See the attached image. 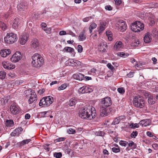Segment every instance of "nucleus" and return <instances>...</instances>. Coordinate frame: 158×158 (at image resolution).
I'll return each mask as SVG.
<instances>
[{
    "label": "nucleus",
    "mask_w": 158,
    "mask_h": 158,
    "mask_svg": "<svg viewBox=\"0 0 158 158\" xmlns=\"http://www.w3.org/2000/svg\"><path fill=\"white\" fill-rule=\"evenodd\" d=\"M119 143L120 145L122 146L126 147L128 143L127 142L124 141L120 140L119 141Z\"/></svg>",
    "instance_id": "obj_35"
},
{
    "label": "nucleus",
    "mask_w": 158,
    "mask_h": 158,
    "mask_svg": "<svg viewBox=\"0 0 158 158\" xmlns=\"http://www.w3.org/2000/svg\"><path fill=\"white\" fill-rule=\"evenodd\" d=\"M145 124L144 127H146L150 125V120L149 119H145Z\"/></svg>",
    "instance_id": "obj_50"
},
{
    "label": "nucleus",
    "mask_w": 158,
    "mask_h": 158,
    "mask_svg": "<svg viewBox=\"0 0 158 158\" xmlns=\"http://www.w3.org/2000/svg\"><path fill=\"white\" fill-rule=\"evenodd\" d=\"M31 141L30 139H27L26 140H24L22 141L20 143V145L23 146L25 145L26 144L28 143Z\"/></svg>",
    "instance_id": "obj_34"
},
{
    "label": "nucleus",
    "mask_w": 158,
    "mask_h": 158,
    "mask_svg": "<svg viewBox=\"0 0 158 158\" xmlns=\"http://www.w3.org/2000/svg\"><path fill=\"white\" fill-rule=\"evenodd\" d=\"M10 111L12 114H15L19 113V110L18 106L16 104L13 103L10 107Z\"/></svg>",
    "instance_id": "obj_10"
},
{
    "label": "nucleus",
    "mask_w": 158,
    "mask_h": 158,
    "mask_svg": "<svg viewBox=\"0 0 158 158\" xmlns=\"http://www.w3.org/2000/svg\"><path fill=\"white\" fill-rule=\"evenodd\" d=\"M27 4L25 2H21L17 6L18 10L20 11L24 10L25 9H27Z\"/></svg>",
    "instance_id": "obj_16"
},
{
    "label": "nucleus",
    "mask_w": 158,
    "mask_h": 158,
    "mask_svg": "<svg viewBox=\"0 0 158 158\" xmlns=\"http://www.w3.org/2000/svg\"><path fill=\"white\" fill-rule=\"evenodd\" d=\"M131 28L132 31L135 32H138L140 31V30L138 28L135 22L132 23L131 26Z\"/></svg>",
    "instance_id": "obj_21"
},
{
    "label": "nucleus",
    "mask_w": 158,
    "mask_h": 158,
    "mask_svg": "<svg viewBox=\"0 0 158 158\" xmlns=\"http://www.w3.org/2000/svg\"><path fill=\"white\" fill-rule=\"evenodd\" d=\"M19 19L18 18L15 19L13 21L12 27L14 29H17L19 25Z\"/></svg>",
    "instance_id": "obj_23"
},
{
    "label": "nucleus",
    "mask_w": 158,
    "mask_h": 158,
    "mask_svg": "<svg viewBox=\"0 0 158 158\" xmlns=\"http://www.w3.org/2000/svg\"><path fill=\"white\" fill-rule=\"evenodd\" d=\"M25 92L26 94H29L30 96L29 99L28 100V103L29 104H31L37 100V98L36 94L33 90L30 89Z\"/></svg>",
    "instance_id": "obj_6"
},
{
    "label": "nucleus",
    "mask_w": 158,
    "mask_h": 158,
    "mask_svg": "<svg viewBox=\"0 0 158 158\" xmlns=\"http://www.w3.org/2000/svg\"><path fill=\"white\" fill-rule=\"evenodd\" d=\"M107 48V45L106 42H104L100 44L99 49L100 51H102V52H106Z\"/></svg>",
    "instance_id": "obj_13"
},
{
    "label": "nucleus",
    "mask_w": 158,
    "mask_h": 158,
    "mask_svg": "<svg viewBox=\"0 0 158 158\" xmlns=\"http://www.w3.org/2000/svg\"><path fill=\"white\" fill-rule=\"evenodd\" d=\"M28 36V34H27L22 33L19 39L20 44L22 45L26 43Z\"/></svg>",
    "instance_id": "obj_11"
},
{
    "label": "nucleus",
    "mask_w": 158,
    "mask_h": 158,
    "mask_svg": "<svg viewBox=\"0 0 158 158\" xmlns=\"http://www.w3.org/2000/svg\"><path fill=\"white\" fill-rule=\"evenodd\" d=\"M100 111L101 116L102 117H105L108 116L110 114L111 110L110 108L101 106Z\"/></svg>",
    "instance_id": "obj_8"
},
{
    "label": "nucleus",
    "mask_w": 158,
    "mask_h": 158,
    "mask_svg": "<svg viewBox=\"0 0 158 158\" xmlns=\"http://www.w3.org/2000/svg\"><path fill=\"white\" fill-rule=\"evenodd\" d=\"M106 35L109 40L111 41L112 40V34L111 32L109 31H106Z\"/></svg>",
    "instance_id": "obj_29"
},
{
    "label": "nucleus",
    "mask_w": 158,
    "mask_h": 158,
    "mask_svg": "<svg viewBox=\"0 0 158 158\" xmlns=\"http://www.w3.org/2000/svg\"><path fill=\"white\" fill-rule=\"evenodd\" d=\"M101 102L102 105L101 106L108 108L112 103L110 98L109 97H106L102 98L101 100Z\"/></svg>",
    "instance_id": "obj_7"
},
{
    "label": "nucleus",
    "mask_w": 158,
    "mask_h": 158,
    "mask_svg": "<svg viewBox=\"0 0 158 158\" xmlns=\"http://www.w3.org/2000/svg\"><path fill=\"white\" fill-rule=\"evenodd\" d=\"M112 151L115 153L118 152L120 151V149L119 148L114 147L112 148Z\"/></svg>",
    "instance_id": "obj_48"
},
{
    "label": "nucleus",
    "mask_w": 158,
    "mask_h": 158,
    "mask_svg": "<svg viewBox=\"0 0 158 158\" xmlns=\"http://www.w3.org/2000/svg\"><path fill=\"white\" fill-rule=\"evenodd\" d=\"M150 37V34L149 32H148L145 34L143 40L146 43H148L151 42V38Z\"/></svg>",
    "instance_id": "obj_18"
},
{
    "label": "nucleus",
    "mask_w": 158,
    "mask_h": 158,
    "mask_svg": "<svg viewBox=\"0 0 158 158\" xmlns=\"http://www.w3.org/2000/svg\"><path fill=\"white\" fill-rule=\"evenodd\" d=\"M74 49L70 47H65L64 49V51L66 52L72 53L74 51Z\"/></svg>",
    "instance_id": "obj_28"
},
{
    "label": "nucleus",
    "mask_w": 158,
    "mask_h": 158,
    "mask_svg": "<svg viewBox=\"0 0 158 158\" xmlns=\"http://www.w3.org/2000/svg\"><path fill=\"white\" fill-rule=\"evenodd\" d=\"M32 65L34 67H40L44 63L43 58L37 53L33 55L32 56Z\"/></svg>",
    "instance_id": "obj_2"
},
{
    "label": "nucleus",
    "mask_w": 158,
    "mask_h": 158,
    "mask_svg": "<svg viewBox=\"0 0 158 158\" xmlns=\"http://www.w3.org/2000/svg\"><path fill=\"white\" fill-rule=\"evenodd\" d=\"M79 116L83 119L91 120L96 116V111L91 106L86 105L81 109L79 112Z\"/></svg>",
    "instance_id": "obj_1"
},
{
    "label": "nucleus",
    "mask_w": 158,
    "mask_h": 158,
    "mask_svg": "<svg viewBox=\"0 0 158 158\" xmlns=\"http://www.w3.org/2000/svg\"><path fill=\"white\" fill-rule=\"evenodd\" d=\"M6 76V73L5 72L3 71L0 72V79H4L5 78Z\"/></svg>",
    "instance_id": "obj_37"
},
{
    "label": "nucleus",
    "mask_w": 158,
    "mask_h": 158,
    "mask_svg": "<svg viewBox=\"0 0 158 158\" xmlns=\"http://www.w3.org/2000/svg\"><path fill=\"white\" fill-rule=\"evenodd\" d=\"M136 24V26L138 28L142 30L143 29L144 27V24L140 21H136L135 22Z\"/></svg>",
    "instance_id": "obj_26"
},
{
    "label": "nucleus",
    "mask_w": 158,
    "mask_h": 158,
    "mask_svg": "<svg viewBox=\"0 0 158 158\" xmlns=\"http://www.w3.org/2000/svg\"><path fill=\"white\" fill-rule=\"evenodd\" d=\"M122 46V42L121 41L117 42L114 46V49L118 50Z\"/></svg>",
    "instance_id": "obj_24"
},
{
    "label": "nucleus",
    "mask_w": 158,
    "mask_h": 158,
    "mask_svg": "<svg viewBox=\"0 0 158 158\" xmlns=\"http://www.w3.org/2000/svg\"><path fill=\"white\" fill-rule=\"evenodd\" d=\"M118 55L120 56L125 58L128 56L129 54L127 53H125L123 52H120L118 53Z\"/></svg>",
    "instance_id": "obj_32"
},
{
    "label": "nucleus",
    "mask_w": 158,
    "mask_h": 158,
    "mask_svg": "<svg viewBox=\"0 0 158 158\" xmlns=\"http://www.w3.org/2000/svg\"><path fill=\"white\" fill-rule=\"evenodd\" d=\"M95 135L97 136H103L104 135L105 133L103 131H96L95 133Z\"/></svg>",
    "instance_id": "obj_36"
},
{
    "label": "nucleus",
    "mask_w": 158,
    "mask_h": 158,
    "mask_svg": "<svg viewBox=\"0 0 158 158\" xmlns=\"http://www.w3.org/2000/svg\"><path fill=\"white\" fill-rule=\"evenodd\" d=\"M65 139L64 137H61L56 139L57 142H60L64 141Z\"/></svg>",
    "instance_id": "obj_63"
},
{
    "label": "nucleus",
    "mask_w": 158,
    "mask_h": 158,
    "mask_svg": "<svg viewBox=\"0 0 158 158\" xmlns=\"http://www.w3.org/2000/svg\"><path fill=\"white\" fill-rule=\"evenodd\" d=\"M118 27L121 29L120 31L122 32L125 31L126 29V24L124 22H122L121 21L118 22Z\"/></svg>",
    "instance_id": "obj_14"
},
{
    "label": "nucleus",
    "mask_w": 158,
    "mask_h": 158,
    "mask_svg": "<svg viewBox=\"0 0 158 158\" xmlns=\"http://www.w3.org/2000/svg\"><path fill=\"white\" fill-rule=\"evenodd\" d=\"M39 43L37 39H34L31 41V47L34 48L38 47Z\"/></svg>",
    "instance_id": "obj_20"
},
{
    "label": "nucleus",
    "mask_w": 158,
    "mask_h": 158,
    "mask_svg": "<svg viewBox=\"0 0 158 158\" xmlns=\"http://www.w3.org/2000/svg\"><path fill=\"white\" fill-rule=\"evenodd\" d=\"M139 41L138 40H135L132 43V46L135 47H137L139 44Z\"/></svg>",
    "instance_id": "obj_31"
},
{
    "label": "nucleus",
    "mask_w": 158,
    "mask_h": 158,
    "mask_svg": "<svg viewBox=\"0 0 158 158\" xmlns=\"http://www.w3.org/2000/svg\"><path fill=\"white\" fill-rule=\"evenodd\" d=\"M49 111H44L43 112L41 113V114L42 116H43V117H48V115L45 116V114H46L47 113H49Z\"/></svg>",
    "instance_id": "obj_56"
},
{
    "label": "nucleus",
    "mask_w": 158,
    "mask_h": 158,
    "mask_svg": "<svg viewBox=\"0 0 158 158\" xmlns=\"http://www.w3.org/2000/svg\"><path fill=\"white\" fill-rule=\"evenodd\" d=\"M53 101V98L51 96L44 97L40 100L39 105L40 106H48L51 104Z\"/></svg>",
    "instance_id": "obj_4"
},
{
    "label": "nucleus",
    "mask_w": 158,
    "mask_h": 158,
    "mask_svg": "<svg viewBox=\"0 0 158 158\" xmlns=\"http://www.w3.org/2000/svg\"><path fill=\"white\" fill-rule=\"evenodd\" d=\"M86 93H89L93 91V88L89 87L88 86H86Z\"/></svg>",
    "instance_id": "obj_41"
},
{
    "label": "nucleus",
    "mask_w": 158,
    "mask_h": 158,
    "mask_svg": "<svg viewBox=\"0 0 158 158\" xmlns=\"http://www.w3.org/2000/svg\"><path fill=\"white\" fill-rule=\"evenodd\" d=\"M4 53H5L7 56L10 53V50L9 49H5L4 50Z\"/></svg>",
    "instance_id": "obj_61"
},
{
    "label": "nucleus",
    "mask_w": 158,
    "mask_h": 158,
    "mask_svg": "<svg viewBox=\"0 0 158 158\" xmlns=\"http://www.w3.org/2000/svg\"><path fill=\"white\" fill-rule=\"evenodd\" d=\"M128 146L129 147H132L133 146V148H135V146H136L135 144H134V143L133 141H131V142L128 144Z\"/></svg>",
    "instance_id": "obj_62"
},
{
    "label": "nucleus",
    "mask_w": 158,
    "mask_h": 158,
    "mask_svg": "<svg viewBox=\"0 0 158 158\" xmlns=\"http://www.w3.org/2000/svg\"><path fill=\"white\" fill-rule=\"evenodd\" d=\"M44 30L47 34H50L51 32V28L50 27L45 29Z\"/></svg>",
    "instance_id": "obj_52"
},
{
    "label": "nucleus",
    "mask_w": 158,
    "mask_h": 158,
    "mask_svg": "<svg viewBox=\"0 0 158 158\" xmlns=\"http://www.w3.org/2000/svg\"><path fill=\"white\" fill-rule=\"evenodd\" d=\"M67 87V85L66 84H64L61 85L60 86L58 87L59 90H62L65 89Z\"/></svg>",
    "instance_id": "obj_40"
},
{
    "label": "nucleus",
    "mask_w": 158,
    "mask_h": 158,
    "mask_svg": "<svg viewBox=\"0 0 158 158\" xmlns=\"http://www.w3.org/2000/svg\"><path fill=\"white\" fill-rule=\"evenodd\" d=\"M133 104L135 106L140 108H142L144 106V100L141 97L139 96H137L134 98Z\"/></svg>",
    "instance_id": "obj_5"
},
{
    "label": "nucleus",
    "mask_w": 158,
    "mask_h": 158,
    "mask_svg": "<svg viewBox=\"0 0 158 158\" xmlns=\"http://www.w3.org/2000/svg\"><path fill=\"white\" fill-rule=\"evenodd\" d=\"M67 132L69 134H74L75 133L76 131L73 129L70 128L68 130Z\"/></svg>",
    "instance_id": "obj_43"
},
{
    "label": "nucleus",
    "mask_w": 158,
    "mask_h": 158,
    "mask_svg": "<svg viewBox=\"0 0 158 158\" xmlns=\"http://www.w3.org/2000/svg\"><path fill=\"white\" fill-rule=\"evenodd\" d=\"M118 119L119 120V122L121 121V120H123L124 119H125V117L124 115H121L119 117H117Z\"/></svg>",
    "instance_id": "obj_59"
},
{
    "label": "nucleus",
    "mask_w": 158,
    "mask_h": 158,
    "mask_svg": "<svg viewBox=\"0 0 158 158\" xmlns=\"http://www.w3.org/2000/svg\"><path fill=\"white\" fill-rule=\"evenodd\" d=\"M41 26L42 29L44 30V29H45L47 26V25L46 23H42L41 24Z\"/></svg>",
    "instance_id": "obj_64"
},
{
    "label": "nucleus",
    "mask_w": 158,
    "mask_h": 158,
    "mask_svg": "<svg viewBox=\"0 0 158 158\" xmlns=\"http://www.w3.org/2000/svg\"><path fill=\"white\" fill-rule=\"evenodd\" d=\"M101 26H100L99 28V31L101 32L103 31L105 29L106 23L104 21H101L100 22Z\"/></svg>",
    "instance_id": "obj_19"
},
{
    "label": "nucleus",
    "mask_w": 158,
    "mask_h": 158,
    "mask_svg": "<svg viewBox=\"0 0 158 158\" xmlns=\"http://www.w3.org/2000/svg\"><path fill=\"white\" fill-rule=\"evenodd\" d=\"M120 122L118 119L117 117L115 118L112 123V125H116L118 124Z\"/></svg>",
    "instance_id": "obj_38"
},
{
    "label": "nucleus",
    "mask_w": 158,
    "mask_h": 158,
    "mask_svg": "<svg viewBox=\"0 0 158 158\" xmlns=\"http://www.w3.org/2000/svg\"><path fill=\"white\" fill-rule=\"evenodd\" d=\"M138 132L137 131H133L131 134V136L132 138H135Z\"/></svg>",
    "instance_id": "obj_45"
},
{
    "label": "nucleus",
    "mask_w": 158,
    "mask_h": 158,
    "mask_svg": "<svg viewBox=\"0 0 158 158\" xmlns=\"http://www.w3.org/2000/svg\"><path fill=\"white\" fill-rule=\"evenodd\" d=\"M0 26L2 30H5L6 28L5 24L3 22L1 23L0 24Z\"/></svg>",
    "instance_id": "obj_46"
},
{
    "label": "nucleus",
    "mask_w": 158,
    "mask_h": 158,
    "mask_svg": "<svg viewBox=\"0 0 158 158\" xmlns=\"http://www.w3.org/2000/svg\"><path fill=\"white\" fill-rule=\"evenodd\" d=\"M2 64L5 69H13L15 67V65H12L5 61L2 62Z\"/></svg>",
    "instance_id": "obj_15"
},
{
    "label": "nucleus",
    "mask_w": 158,
    "mask_h": 158,
    "mask_svg": "<svg viewBox=\"0 0 158 158\" xmlns=\"http://www.w3.org/2000/svg\"><path fill=\"white\" fill-rule=\"evenodd\" d=\"M107 67L110 69L111 71H114L115 69H114L113 66L111 65L110 63H108L107 64Z\"/></svg>",
    "instance_id": "obj_49"
},
{
    "label": "nucleus",
    "mask_w": 158,
    "mask_h": 158,
    "mask_svg": "<svg viewBox=\"0 0 158 158\" xmlns=\"http://www.w3.org/2000/svg\"><path fill=\"white\" fill-rule=\"evenodd\" d=\"M73 77L75 79L79 81H82L84 79V75L81 73L74 74Z\"/></svg>",
    "instance_id": "obj_17"
},
{
    "label": "nucleus",
    "mask_w": 158,
    "mask_h": 158,
    "mask_svg": "<svg viewBox=\"0 0 158 158\" xmlns=\"http://www.w3.org/2000/svg\"><path fill=\"white\" fill-rule=\"evenodd\" d=\"M117 90L118 92L120 94H123L125 92V90L123 88L121 87L118 89Z\"/></svg>",
    "instance_id": "obj_44"
},
{
    "label": "nucleus",
    "mask_w": 158,
    "mask_h": 158,
    "mask_svg": "<svg viewBox=\"0 0 158 158\" xmlns=\"http://www.w3.org/2000/svg\"><path fill=\"white\" fill-rule=\"evenodd\" d=\"M0 54L1 56L3 57H5L7 56L6 54L4 53V50L1 51L0 52Z\"/></svg>",
    "instance_id": "obj_58"
},
{
    "label": "nucleus",
    "mask_w": 158,
    "mask_h": 158,
    "mask_svg": "<svg viewBox=\"0 0 158 158\" xmlns=\"http://www.w3.org/2000/svg\"><path fill=\"white\" fill-rule=\"evenodd\" d=\"M18 39L17 36L16 34L12 33H7L4 38V41L7 44H12L16 42Z\"/></svg>",
    "instance_id": "obj_3"
},
{
    "label": "nucleus",
    "mask_w": 158,
    "mask_h": 158,
    "mask_svg": "<svg viewBox=\"0 0 158 158\" xmlns=\"http://www.w3.org/2000/svg\"><path fill=\"white\" fill-rule=\"evenodd\" d=\"M79 40L81 41H83L86 39V35L85 30L80 33L78 36Z\"/></svg>",
    "instance_id": "obj_22"
},
{
    "label": "nucleus",
    "mask_w": 158,
    "mask_h": 158,
    "mask_svg": "<svg viewBox=\"0 0 158 158\" xmlns=\"http://www.w3.org/2000/svg\"><path fill=\"white\" fill-rule=\"evenodd\" d=\"M22 58V55L19 52H16L10 58V60L12 62L16 63L20 60Z\"/></svg>",
    "instance_id": "obj_9"
},
{
    "label": "nucleus",
    "mask_w": 158,
    "mask_h": 158,
    "mask_svg": "<svg viewBox=\"0 0 158 158\" xmlns=\"http://www.w3.org/2000/svg\"><path fill=\"white\" fill-rule=\"evenodd\" d=\"M147 4V6L149 8H156L155 3L152 2Z\"/></svg>",
    "instance_id": "obj_39"
},
{
    "label": "nucleus",
    "mask_w": 158,
    "mask_h": 158,
    "mask_svg": "<svg viewBox=\"0 0 158 158\" xmlns=\"http://www.w3.org/2000/svg\"><path fill=\"white\" fill-rule=\"evenodd\" d=\"M92 19V17L91 16H89L88 17H87L83 19V21L84 22H87L90 19Z\"/></svg>",
    "instance_id": "obj_60"
},
{
    "label": "nucleus",
    "mask_w": 158,
    "mask_h": 158,
    "mask_svg": "<svg viewBox=\"0 0 158 158\" xmlns=\"http://www.w3.org/2000/svg\"><path fill=\"white\" fill-rule=\"evenodd\" d=\"M81 64V63L80 61H78L77 60H75V64H74V65L75 66L80 65Z\"/></svg>",
    "instance_id": "obj_57"
},
{
    "label": "nucleus",
    "mask_w": 158,
    "mask_h": 158,
    "mask_svg": "<svg viewBox=\"0 0 158 158\" xmlns=\"http://www.w3.org/2000/svg\"><path fill=\"white\" fill-rule=\"evenodd\" d=\"M105 9L106 10H112V7L110 5H106L105 7Z\"/></svg>",
    "instance_id": "obj_53"
},
{
    "label": "nucleus",
    "mask_w": 158,
    "mask_h": 158,
    "mask_svg": "<svg viewBox=\"0 0 158 158\" xmlns=\"http://www.w3.org/2000/svg\"><path fill=\"white\" fill-rule=\"evenodd\" d=\"M77 51L79 52H82V47L81 45H78L77 46Z\"/></svg>",
    "instance_id": "obj_55"
},
{
    "label": "nucleus",
    "mask_w": 158,
    "mask_h": 158,
    "mask_svg": "<svg viewBox=\"0 0 158 158\" xmlns=\"http://www.w3.org/2000/svg\"><path fill=\"white\" fill-rule=\"evenodd\" d=\"M129 126L130 127L133 129H135L136 128H138L139 127V125L137 123H132L130 124Z\"/></svg>",
    "instance_id": "obj_42"
},
{
    "label": "nucleus",
    "mask_w": 158,
    "mask_h": 158,
    "mask_svg": "<svg viewBox=\"0 0 158 158\" xmlns=\"http://www.w3.org/2000/svg\"><path fill=\"white\" fill-rule=\"evenodd\" d=\"M77 101L76 99L72 98L70 100L69 104L70 106H73L77 103Z\"/></svg>",
    "instance_id": "obj_27"
},
{
    "label": "nucleus",
    "mask_w": 158,
    "mask_h": 158,
    "mask_svg": "<svg viewBox=\"0 0 158 158\" xmlns=\"http://www.w3.org/2000/svg\"><path fill=\"white\" fill-rule=\"evenodd\" d=\"M23 131V129L21 127H18L13 132L10 133V135L12 136H19Z\"/></svg>",
    "instance_id": "obj_12"
},
{
    "label": "nucleus",
    "mask_w": 158,
    "mask_h": 158,
    "mask_svg": "<svg viewBox=\"0 0 158 158\" xmlns=\"http://www.w3.org/2000/svg\"><path fill=\"white\" fill-rule=\"evenodd\" d=\"M97 26V24L96 23H93L91 24L89 27L90 29H94Z\"/></svg>",
    "instance_id": "obj_51"
},
{
    "label": "nucleus",
    "mask_w": 158,
    "mask_h": 158,
    "mask_svg": "<svg viewBox=\"0 0 158 158\" xmlns=\"http://www.w3.org/2000/svg\"><path fill=\"white\" fill-rule=\"evenodd\" d=\"M6 125L9 127H12L14 125V122L12 119L6 120Z\"/></svg>",
    "instance_id": "obj_25"
},
{
    "label": "nucleus",
    "mask_w": 158,
    "mask_h": 158,
    "mask_svg": "<svg viewBox=\"0 0 158 158\" xmlns=\"http://www.w3.org/2000/svg\"><path fill=\"white\" fill-rule=\"evenodd\" d=\"M53 156L56 158H60L62 156V154L60 152H55L53 154Z\"/></svg>",
    "instance_id": "obj_33"
},
{
    "label": "nucleus",
    "mask_w": 158,
    "mask_h": 158,
    "mask_svg": "<svg viewBox=\"0 0 158 158\" xmlns=\"http://www.w3.org/2000/svg\"><path fill=\"white\" fill-rule=\"evenodd\" d=\"M134 73V72H130L127 75V76L128 77L131 78L133 77Z\"/></svg>",
    "instance_id": "obj_54"
},
{
    "label": "nucleus",
    "mask_w": 158,
    "mask_h": 158,
    "mask_svg": "<svg viewBox=\"0 0 158 158\" xmlns=\"http://www.w3.org/2000/svg\"><path fill=\"white\" fill-rule=\"evenodd\" d=\"M86 86H83L80 88L78 89L79 93L84 94L86 93Z\"/></svg>",
    "instance_id": "obj_30"
},
{
    "label": "nucleus",
    "mask_w": 158,
    "mask_h": 158,
    "mask_svg": "<svg viewBox=\"0 0 158 158\" xmlns=\"http://www.w3.org/2000/svg\"><path fill=\"white\" fill-rule=\"evenodd\" d=\"M148 102L150 104H153L155 103V102L153 100L152 98L150 97L148 98Z\"/></svg>",
    "instance_id": "obj_47"
}]
</instances>
